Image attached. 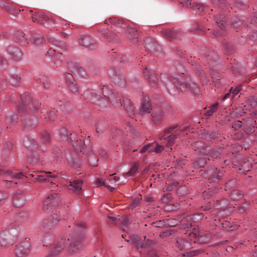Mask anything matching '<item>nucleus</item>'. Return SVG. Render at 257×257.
<instances>
[{"label":"nucleus","mask_w":257,"mask_h":257,"mask_svg":"<svg viewBox=\"0 0 257 257\" xmlns=\"http://www.w3.org/2000/svg\"><path fill=\"white\" fill-rule=\"evenodd\" d=\"M241 90V86H237L234 90H232V98H233Z\"/></svg>","instance_id":"09e8293b"},{"label":"nucleus","mask_w":257,"mask_h":257,"mask_svg":"<svg viewBox=\"0 0 257 257\" xmlns=\"http://www.w3.org/2000/svg\"><path fill=\"white\" fill-rule=\"evenodd\" d=\"M160 116H161V114H160V113H156V114H152V119H153V120L154 121V122L156 123H159L160 121Z\"/></svg>","instance_id":"49530a36"},{"label":"nucleus","mask_w":257,"mask_h":257,"mask_svg":"<svg viewBox=\"0 0 257 257\" xmlns=\"http://www.w3.org/2000/svg\"><path fill=\"white\" fill-rule=\"evenodd\" d=\"M149 144H152L153 145H151V147L149 149V153H158L161 152V145H160L158 143L155 141L152 143H149Z\"/></svg>","instance_id":"393cba45"},{"label":"nucleus","mask_w":257,"mask_h":257,"mask_svg":"<svg viewBox=\"0 0 257 257\" xmlns=\"http://www.w3.org/2000/svg\"><path fill=\"white\" fill-rule=\"evenodd\" d=\"M10 54L13 59L17 60L21 58L22 54L20 50L17 48H12L10 49Z\"/></svg>","instance_id":"b1692460"},{"label":"nucleus","mask_w":257,"mask_h":257,"mask_svg":"<svg viewBox=\"0 0 257 257\" xmlns=\"http://www.w3.org/2000/svg\"><path fill=\"white\" fill-rule=\"evenodd\" d=\"M66 132L65 130H62L60 134L62 135L61 140H66L77 152L82 153L83 154L90 155L92 152V147L90 144V141L86 140L85 141H82L80 139L78 135L75 133H71L69 135H64Z\"/></svg>","instance_id":"7ed1b4c3"},{"label":"nucleus","mask_w":257,"mask_h":257,"mask_svg":"<svg viewBox=\"0 0 257 257\" xmlns=\"http://www.w3.org/2000/svg\"><path fill=\"white\" fill-rule=\"evenodd\" d=\"M65 78H66L67 84L69 83L76 81V80L74 79V78L73 77V75L71 73H66V76H65Z\"/></svg>","instance_id":"a19ab883"},{"label":"nucleus","mask_w":257,"mask_h":257,"mask_svg":"<svg viewBox=\"0 0 257 257\" xmlns=\"http://www.w3.org/2000/svg\"><path fill=\"white\" fill-rule=\"evenodd\" d=\"M47 54L49 57H60V56L62 55L60 54H56L55 50L53 49H49V50L47 52Z\"/></svg>","instance_id":"79ce46f5"},{"label":"nucleus","mask_w":257,"mask_h":257,"mask_svg":"<svg viewBox=\"0 0 257 257\" xmlns=\"http://www.w3.org/2000/svg\"><path fill=\"white\" fill-rule=\"evenodd\" d=\"M232 90H233V87H231L230 89L229 92L224 95V96L223 98V100H225L230 97V95H232Z\"/></svg>","instance_id":"bf43d9fd"},{"label":"nucleus","mask_w":257,"mask_h":257,"mask_svg":"<svg viewBox=\"0 0 257 257\" xmlns=\"http://www.w3.org/2000/svg\"><path fill=\"white\" fill-rule=\"evenodd\" d=\"M165 35L170 41L177 40L180 38L181 33L175 30H168L163 29L162 30V35Z\"/></svg>","instance_id":"9d476101"},{"label":"nucleus","mask_w":257,"mask_h":257,"mask_svg":"<svg viewBox=\"0 0 257 257\" xmlns=\"http://www.w3.org/2000/svg\"><path fill=\"white\" fill-rule=\"evenodd\" d=\"M222 227L227 230H232L234 228L232 226L229 225L228 222H225L222 223Z\"/></svg>","instance_id":"603ef678"},{"label":"nucleus","mask_w":257,"mask_h":257,"mask_svg":"<svg viewBox=\"0 0 257 257\" xmlns=\"http://www.w3.org/2000/svg\"><path fill=\"white\" fill-rule=\"evenodd\" d=\"M55 153H56V155L58 157H61L62 151L59 148L57 149V150L55 151Z\"/></svg>","instance_id":"0e129e2a"},{"label":"nucleus","mask_w":257,"mask_h":257,"mask_svg":"<svg viewBox=\"0 0 257 257\" xmlns=\"http://www.w3.org/2000/svg\"><path fill=\"white\" fill-rule=\"evenodd\" d=\"M227 206V201L225 199L219 201H217L216 207L218 208H224Z\"/></svg>","instance_id":"ea45409f"},{"label":"nucleus","mask_w":257,"mask_h":257,"mask_svg":"<svg viewBox=\"0 0 257 257\" xmlns=\"http://www.w3.org/2000/svg\"><path fill=\"white\" fill-rule=\"evenodd\" d=\"M168 221L169 222L168 223V224L170 226H175L176 224V221L173 219L169 220Z\"/></svg>","instance_id":"69168bd1"},{"label":"nucleus","mask_w":257,"mask_h":257,"mask_svg":"<svg viewBox=\"0 0 257 257\" xmlns=\"http://www.w3.org/2000/svg\"><path fill=\"white\" fill-rule=\"evenodd\" d=\"M214 138L213 134H209L205 138V139L207 141H210L212 138Z\"/></svg>","instance_id":"774afa93"},{"label":"nucleus","mask_w":257,"mask_h":257,"mask_svg":"<svg viewBox=\"0 0 257 257\" xmlns=\"http://www.w3.org/2000/svg\"><path fill=\"white\" fill-rule=\"evenodd\" d=\"M104 23L110 25L117 33L129 38L134 43H137L138 38L137 30L130 26L127 21L117 17H111L104 21Z\"/></svg>","instance_id":"f257e3e1"},{"label":"nucleus","mask_w":257,"mask_h":257,"mask_svg":"<svg viewBox=\"0 0 257 257\" xmlns=\"http://www.w3.org/2000/svg\"><path fill=\"white\" fill-rule=\"evenodd\" d=\"M139 168V165L138 164H134L132 168H131L130 170L127 172V174L129 176H132L134 175L137 172Z\"/></svg>","instance_id":"e433bc0d"},{"label":"nucleus","mask_w":257,"mask_h":257,"mask_svg":"<svg viewBox=\"0 0 257 257\" xmlns=\"http://www.w3.org/2000/svg\"><path fill=\"white\" fill-rule=\"evenodd\" d=\"M52 217H53L52 222H53V223L56 222L57 221L59 220V219L58 218L57 214H54L53 215Z\"/></svg>","instance_id":"338daca9"},{"label":"nucleus","mask_w":257,"mask_h":257,"mask_svg":"<svg viewBox=\"0 0 257 257\" xmlns=\"http://www.w3.org/2000/svg\"><path fill=\"white\" fill-rule=\"evenodd\" d=\"M59 103L60 104H59V105L60 106V110H61V108H62L65 111H66V108L70 106V103L66 100H64L63 102L62 101H60Z\"/></svg>","instance_id":"4c0bfd02"},{"label":"nucleus","mask_w":257,"mask_h":257,"mask_svg":"<svg viewBox=\"0 0 257 257\" xmlns=\"http://www.w3.org/2000/svg\"><path fill=\"white\" fill-rule=\"evenodd\" d=\"M169 82H170L175 88L182 92L188 90L191 93L197 94L200 89L198 85L192 80L183 81L182 78H179L177 75H169L164 77L162 80L163 85L168 88Z\"/></svg>","instance_id":"f03ea898"},{"label":"nucleus","mask_w":257,"mask_h":257,"mask_svg":"<svg viewBox=\"0 0 257 257\" xmlns=\"http://www.w3.org/2000/svg\"><path fill=\"white\" fill-rule=\"evenodd\" d=\"M28 103H30L31 106L30 108L33 112H35L41 106V103L37 100H33L32 99V97L31 96V100L28 102Z\"/></svg>","instance_id":"c756f323"},{"label":"nucleus","mask_w":257,"mask_h":257,"mask_svg":"<svg viewBox=\"0 0 257 257\" xmlns=\"http://www.w3.org/2000/svg\"><path fill=\"white\" fill-rule=\"evenodd\" d=\"M24 144L26 147L29 148L31 147V146L35 145V142L33 140H29L27 138L26 140H24Z\"/></svg>","instance_id":"a18cd8bd"},{"label":"nucleus","mask_w":257,"mask_h":257,"mask_svg":"<svg viewBox=\"0 0 257 257\" xmlns=\"http://www.w3.org/2000/svg\"><path fill=\"white\" fill-rule=\"evenodd\" d=\"M34 22H37L41 24H44L48 20V16L43 13H36L32 16Z\"/></svg>","instance_id":"2eb2a0df"},{"label":"nucleus","mask_w":257,"mask_h":257,"mask_svg":"<svg viewBox=\"0 0 257 257\" xmlns=\"http://www.w3.org/2000/svg\"><path fill=\"white\" fill-rule=\"evenodd\" d=\"M240 22L239 21H236L234 20V21H232L231 22L232 25H233V27L236 28H237L240 25Z\"/></svg>","instance_id":"13d9d810"},{"label":"nucleus","mask_w":257,"mask_h":257,"mask_svg":"<svg viewBox=\"0 0 257 257\" xmlns=\"http://www.w3.org/2000/svg\"><path fill=\"white\" fill-rule=\"evenodd\" d=\"M44 40L43 37H41L39 36H37L35 37V38L33 40V43L36 45H39L41 44H42L44 42Z\"/></svg>","instance_id":"c03bdc74"},{"label":"nucleus","mask_w":257,"mask_h":257,"mask_svg":"<svg viewBox=\"0 0 257 257\" xmlns=\"http://www.w3.org/2000/svg\"><path fill=\"white\" fill-rule=\"evenodd\" d=\"M190 237H193L199 243H206L211 239V234L207 231L200 230L198 228H194L190 233Z\"/></svg>","instance_id":"39448f33"},{"label":"nucleus","mask_w":257,"mask_h":257,"mask_svg":"<svg viewBox=\"0 0 257 257\" xmlns=\"http://www.w3.org/2000/svg\"><path fill=\"white\" fill-rule=\"evenodd\" d=\"M192 8L196 13H201L204 10V6L201 3H196L193 4Z\"/></svg>","instance_id":"7c9ffc66"},{"label":"nucleus","mask_w":257,"mask_h":257,"mask_svg":"<svg viewBox=\"0 0 257 257\" xmlns=\"http://www.w3.org/2000/svg\"><path fill=\"white\" fill-rule=\"evenodd\" d=\"M218 103L216 102L209 107V109L205 112L206 116H210L216 112L218 109Z\"/></svg>","instance_id":"cd10ccee"},{"label":"nucleus","mask_w":257,"mask_h":257,"mask_svg":"<svg viewBox=\"0 0 257 257\" xmlns=\"http://www.w3.org/2000/svg\"><path fill=\"white\" fill-rule=\"evenodd\" d=\"M41 117H43L46 121L54 120L55 118L54 112L53 111H50L49 112L47 113V116L44 114L43 115L41 116Z\"/></svg>","instance_id":"c9c22d12"},{"label":"nucleus","mask_w":257,"mask_h":257,"mask_svg":"<svg viewBox=\"0 0 257 257\" xmlns=\"http://www.w3.org/2000/svg\"><path fill=\"white\" fill-rule=\"evenodd\" d=\"M173 109L172 106L167 103H163L162 105V116L172 114Z\"/></svg>","instance_id":"412c9836"},{"label":"nucleus","mask_w":257,"mask_h":257,"mask_svg":"<svg viewBox=\"0 0 257 257\" xmlns=\"http://www.w3.org/2000/svg\"><path fill=\"white\" fill-rule=\"evenodd\" d=\"M177 182H174L171 183L170 184H168L167 189H168L169 191H171L177 187Z\"/></svg>","instance_id":"3c124183"},{"label":"nucleus","mask_w":257,"mask_h":257,"mask_svg":"<svg viewBox=\"0 0 257 257\" xmlns=\"http://www.w3.org/2000/svg\"><path fill=\"white\" fill-rule=\"evenodd\" d=\"M163 208H164V209L167 211H172L175 209L174 206H170V205H166V206H164Z\"/></svg>","instance_id":"4d7b16f0"},{"label":"nucleus","mask_w":257,"mask_h":257,"mask_svg":"<svg viewBox=\"0 0 257 257\" xmlns=\"http://www.w3.org/2000/svg\"><path fill=\"white\" fill-rule=\"evenodd\" d=\"M59 196L56 193L52 194L51 196H48L44 201V205L48 206L51 204H55L57 202L58 198Z\"/></svg>","instance_id":"6ab92c4d"},{"label":"nucleus","mask_w":257,"mask_h":257,"mask_svg":"<svg viewBox=\"0 0 257 257\" xmlns=\"http://www.w3.org/2000/svg\"><path fill=\"white\" fill-rule=\"evenodd\" d=\"M10 82L14 86H18L21 83V77L17 75H13L10 78Z\"/></svg>","instance_id":"2f4dec72"},{"label":"nucleus","mask_w":257,"mask_h":257,"mask_svg":"<svg viewBox=\"0 0 257 257\" xmlns=\"http://www.w3.org/2000/svg\"><path fill=\"white\" fill-rule=\"evenodd\" d=\"M123 106L125 109V110L128 112V113H130V117H133L135 115V113L134 112V110L133 107L131 105H125L124 103V101H123Z\"/></svg>","instance_id":"58836bf2"},{"label":"nucleus","mask_w":257,"mask_h":257,"mask_svg":"<svg viewBox=\"0 0 257 257\" xmlns=\"http://www.w3.org/2000/svg\"><path fill=\"white\" fill-rule=\"evenodd\" d=\"M177 127L178 125L171 126L165 132L164 135V140L165 141V142L168 143L169 145H171L174 143V140L176 139L177 137L176 135L173 134L170 135L168 137H167V135L169 134L171 131H173Z\"/></svg>","instance_id":"ddd939ff"},{"label":"nucleus","mask_w":257,"mask_h":257,"mask_svg":"<svg viewBox=\"0 0 257 257\" xmlns=\"http://www.w3.org/2000/svg\"><path fill=\"white\" fill-rule=\"evenodd\" d=\"M40 140L43 143L48 144L50 142L51 137L47 131H43L40 134Z\"/></svg>","instance_id":"bb28decb"},{"label":"nucleus","mask_w":257,"mask_h":257,"mask_svg":"<svg viewBox=\"0 0 257 257\" xmlns=\"http://www.w3.org/2000/svg\"><path fill=\"white\" fill-rule=\"evenodd\" d=\"M70 90L74 94H78L79 93V88L77 84L76 81L71 82L67 84Z\"/></svg>","instance_id":"c85d7f7f"},{"label":"nucleus","mask_w":257,"mask_h":257,"mask_svg":"<svg viewBox=\"0 0 257 257\" xmlns=\"http://www.w3.org/2000/svg\"><path fill=\"white\" fill-rule=\"evenodd\" d=\"M29 159L31 164L33 165L37 164L40 160L39 157L33 153L29 156Z\"/></svg>","instance_id":"72a5a7b5"},{"label":"nucleus","mask_w":257,"mask_h":257,"mask_svg":"<svg viewBox=\"0 0 257 257\" xmlns=\"http://www.w3.org/2000/svg\"><path fill=\"white\" fill-rule=\"evenodd\" d=\"M230 196L233 200H237L241 198L242 195L239 191L234 190L231 192Z\"/></svg>","instance_id":"f704fd0d"},{"label":"nucleus","mask_w":257,"mask_h":257,"mask_svg":"<svg viewBox=\"0 0 257 257\" xmlns=\"http://www.w3.org/2000/svg\"><path fill=\"white\" fill-rule=\"evenodd\" d=\"M113 81L119 87H123L125 85V80L122 76L114 77L113 78Z\"/></svg>","instance_id":"a878e982"},{"label":"nucleus","mask_w":257,"mask_h":257,"mask_svg":"<svg viewBox=\"0 0 257 257\" xmlns=\"http://www.w3.org/2000/svg\"><path fill=\"white\" fill-rule=\"evenodd\" d=\"M0 7L8 11V8L10 7V5L7 4L3 0H0Z\"/></svg>","instance_id":"864d4df0"},{"label":"nucleus","mask_w":257,"mask_h":257,"mask_svg":"<svg viewBox=\"0 0 257 257\" xmlns=\"http://www.w3.org/2000/svg\"><path fill=\"white\" fill-rule=\"evenodd\" d=\"M56 175H53L50 172H42L41 175H38L36 178L34 180V182H49L50 178H55Z\"/></svg>","instance_id":"f8f14e48"},{"label":"nucleus","mask_w":257,"mask_h":257,"mask_svg":"<svg viewBox=\"0 0 257 257\" xmlns=\"http://www.w3.org/2000/svg\"><path fill=\"white\" fill-rule=\"evenodd\" d=\"M99 95L95 92L88 91L84 94L85 99L96 104L99 99Z\"/></svg>","instance_id":"f3484780"},{"label":"nucleus","mask_w":257,"mask_h":257,"mask_svg":"<svg viewBox=\"0 0 257 257\" xmlns=\"http://www.w3.org/2000/svg\"><path fill=\"white\" fill-rule=\"evenodd\" d=\"M151 145H153L152 144H147V145L144 146L140 150V153H143L145 152L146 151H148L149 152V149L151 147Z\"/></svg>","instance_id":"8fccbe9b"},{"label":"nucleus","mask_w":257,"mask_h":257,"mask_svg":"<svg viewBox=\"0 0 257 257\" xmlns=\"http://www.w3.org/2000/svg\"><path fill=\"white\" fill-rule=\"evenodd\" d=\"M203 252V250L202 249H196V250L189 252L187 253V256L189 257H192V256H194L197 254H199Z\"/></svg>","instance_id":"37998d69"},{"label":"nucleus","mask_w":257,"mask_h":257,"mask_svg":"<svg viewBox=\"0 0 257 257\" xmlns=\"http://www.w3.org/2000/svg\"><path fill=\"white\" fill-rule=\"evenodd\" d=\"M96 104L100 107H106L108 105V101L105 98L102 97L99 95V99L97 100V103Z\"/></svg>","instance_id":"473e14b6"},{"label":"nucleus","mask_w":257,"mask_h":257,"mask_svg":"<svg viewBox=\"0 0 257 257\" xmlns=\"http://www.w3.org/2000/svg\"><path fill=\"white\" fill-rule=\"evenodd\" d=\"M225 0H212L213 3L218 7H222L225 6L224 3Z\"/></svg>","instance_id":"de8ad7c7"},{"label":"nucleus","mask_w":257,"mask_h":257,"mask_svg":"<svg viewBox=\"0 0 257 257\" xmlns=\"http://www.w3.org/2000/svg\"><path fill=\"white\" fill-rule=\"evenodd\" d=\"M242 122L240 121H237L235 122L234 124L233 125L232 127L234 128L235 130H236L241 126Z\"/></svg>","instance_id":"6e6d98bb"},{"label":"nucleus","mask_w":257,"mask_h":257,"mask_svg":"<svg viewBox=\"0 0 257 257\" xmlns=\"http://www.w3.org/2000/svg\"><path fill=\"white\" fill-rule=\"evenodd\" d=\"M210 153H211L210 155L213 158H217L220 155V151L218 150H213L211 151V152Z\"/></svg>","instance_id":"5fc2aeb1"},{"label":"nucleus","mask_w":257,"mask_h":257,"mask_svg":"<svg viewBox=\"0 0 257 257\" xmlns=\"http://www.w3.org/2000/svg\"><path fill=\"white\" fill-rule=\"evenodd\" d=\"M214 19L215 20L216 23L218 25V27H220V31H216L214 32L213 34L216 37L221 36L223 35L224 33V29L222 27L225 26V24L226 23V22L224 21L225 18L223 15H218L215 14L214 16Z\"/></svg>","instance_id":"6e6552de"},{"label":"nucleus","mask_w":257,"mask_h":257,"mask_svg":"<svg viewBox=\"0 0 257 257\" xmlns=\"http://www.w3.org/2000/svg\"><path fill=\"white\" fill-rule=\"evenodd\" d=\"M83 183V181L81 179L74 180L72 182H70L69 189L75 193L79 194L81 191Z\"/></svg>","instance_id":"9b49d317"},{"label":"nucleus","mask_w":257,"mask_h":257,"mask_svg":"<svg viewBox=\"0 0 257 257\" xmlns=\"http://www.w3.org/2000/svg\"><path fill=\"white\" fill-rule=\"evenodd\" d=\"M102 91L104 96L108 98L115 107H119L122 105L118 94L112 91L109 86H104Z\"/></svg>","instance_id":"20e7f679"},{"label":"nucleus","mask_w":257,"mask_h":257,"mask_svg":"<svg viewBox=\"0 0 257 257\" xmlns=\"http://www.w3.org/2000/svg\"><path fill=\"white\" fill-rule=\"evenodd\" d=\"M25 35L23 32L18 31L14 34V39L16 42H19L23 45H26L28 42L25 37Z\"/></svg>","instance_id":"dca6fc26"},{"label":"nucleus","mask_w":257,"mask_h":257,"mask_svg":"<svg viewBox=\"0 0 257 257\" xmlns=\"http://www.w3.org/2000/svg\"><path fill=\"white\" fill-rule=\"evenodd\" d=\"M31 249L30 243L28 241H25L16 247L15 253L18 257H25L30 253Z\"/></svg>","instance_id":"0eeeda50"},{"label":"nucleus","mask_w":257,"mask_h":257,"mask_svg":"<svg viewBox=\"0 0 257 257\" xmlns=\"http://www.w3.org/2000/svg\"><path fill=\"white\" fill-rule=\"evenodd\" d=\"M21 97L22 102L17 106V109L19 112H23L26 110L25 105L28 104V102L31 100V94L29 92H25Z\"/></svg>","instance_id":"1a4fd4ad"},{"label":"nucleus","mask_w":257,"mask_h":257,"mask_svg":"<svg viewBox=\"0 0 257 257\" xmlns=\"http://www.w3.org/2000/svg\"><path fill=\"white\" fill-rule=\"evenodd\" d=\"M170 198H171V194H166V196L164 195V196L162 198V201H166L168 199H170Z\"/></svg>","instance_id":"e2e57ef3"},{"label":"nucleus","mask_w":257,"mask_h":257,"mask_svg":"<svg viewBox=\"0 0 257 257\" xmlns=\"http://www.w3.org/2000/svg\"><path fill=\"white\" fill-rule=\"evenodd\" d=\"M143 73L145 77L148 80L150 85L152 87L157 88L159 86L158 79L157 78L156 71L154 70H148L146 68L144 71Z\"/></svg>","instance_id":"423d86ee"},{"label":"nucleus","mask_w":257,"mask_h":257,"mask_svg":"<svg viewBox=\"0 0 257 257\" xmlns=\"http://www.w3.org/2000/svg\"><path fill=\"white\" fill-rule=\"evenodd\" d=\"M103 185L105 187H106L108 190L110 191H112L114 189V187H111L110 186V185L106 184L105 182H103Z\"/></svg>","instance_id":"680f3d73"},{"label":"nucleus","mask_w":257,"mask_h":257,"mask_svg":"<svg viewBox=\"0 0 257 257\" xmlns=\"http://www.w3.org/2000/svg\"><path fill=\"white\" fill-rule=\"evenodd\" d=\"M4 174L8 175L10 178H15L16 179H19L23 176V174L22 172L19 173L18 174H14L13 172L10 171H4L1 169H0V174Z\"/></svg>","instance_id":"5701e85b"},{"label":"nucleus","mask_w":257,"mask_h":257,"mask_svg":"<svg viewBox=\"0 0 257 257\" xmlns=\"http://www.w3.org/2000/svg\"><path fill=\"white\" fill-rule=\"evenodd\" d=\"M93 40L87 35H82L79 39V43L83 46L89 47L92 44Z\"/></svg>","instance_id":"a211bd4d"},{"label":"nucleus","mask_w":257,"mask_h":257,"mask_svg":"<svg viewBox=\"0 0 257 257\" xmlns=\"http://www.w3.org/2000/svg\"><path fill=\"white\" fill-rule=\"evenodd\" d=\"M7 63V60L4 57H0V65L1 66H4Z\"/></svg>","instance_id":"052dcab7"},{"label":"nucleus","mask_w":257,"mask_h":257,"mask_svg":"<svg viewBox=\"0 0 257 257\" xmlns=\"http://www.w3.org/2000/svg\"><path fill=\"white\" fill-rule=\"evenodd\" d=\"M142 109L146 112H150L151 107L148 97L145 96L141 106Z\"/></svg>","instance_id":"4be33fe9"},{"label":"nucleus","mask_w":257,"mask_h":257,"mask_svg":"<svg viewBox=\"0 0 257 257\" xmlns=\"http://www.w3.org/2000/svg\"><path fill=\"white\" fill-rule=\"evenodd\" d=\"M176 246L180 250H182L189 248L190 245L187 240L179 238L177 240Z\"/></svg>","instance_id":"aec40b11"},{"label":"nucleus","mask_w":257,"mask_h":257,"mask_svg":"<svg viewBox=\"0 0 257 257\" xmlns=\"http://www.w3.org/2000/svg\"><path fill=\"white\" fill-rule=\"evenodd\" d=\"M133 242L134 245L138 248H148L153 243L152 240L149 239H148L145 242L143 243L139 237H136L133 238Z\"/></svg>","instance_id":"4468645a"}]
</instances>
